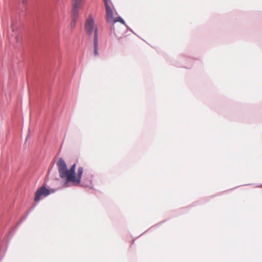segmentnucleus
<instances>
[{
	"mask_svg": "<svg viewBox=\"0 0 262 262\" xmlns=\"http://www.w3.org/2000/svg\"><path fill=\"white\" fill-rule=\"evenodd\" d=\"M98 33L97 30L95 31L94 39V54L95 56H98Z\"/></svg>",
	"mask_w": 262,
	"mask_h": 262,
	"instance_id": "6",
	"label": "nucleus"
},
{
	"mask_svg": "<svg viewBox=\"0 0 262 262\" xmlns=\"http://www.w3.org/2000/svg\"><path fill=\"white\" fill-rule=\"evenodd\" d=\"M84 0H72V14L78 16L79 11L82 8Z\"/></svg>",
	"mask_w": 262,
	"mask_h": 262,
	"instance_id": "3",
	"label": "nucleus"
},
{
	"mask_svg": "<svg viewBox=\"0 0 262 262\" xmlns=\"http://www.w3.org/2000/svg\"><path fill=\"white\" fill-rule=\"evenodd\" d=\"M50 194V190L45 186H41L38 188L34 196V201L37 202L40 200L41 196H47Z\"/></svg>",
	"mask_w": 262,
	"mask_h": 262,
	"instance_id": "2",
	"label": "nucleus"
},
{
	"mask_svg": "<svg viewBox=\"0 0 262 262\" xmlns=\"http://www.w3.org/2000/svg\"><path fill=\"white\" fill-rule=\"evenodd\" d=\"M117 22H120L121 24H124V20L120 17H116L115 18H113V20L111 21H110L109 23H110L114 24V23H117Z\"/></svg>",
	"mask_w": 262,
	"mask_h": 262,
	"instance_id": "7",
	"label": "nucleus"
},
{
	"mask_svg": "<svg viewBox=\"0 0 262 262\" xmlns=\"http://www.w3.org/2000/svg\"><path fill=\"white\" fill-rule=\"evenodd\" d=\"M85 29L86 32L89 34H91L93 32L94 30V31H95L96 29L97 30L96 28H94V21L92 15H91L89 16L88 18L86 20L85 24Z\"/></svg>",
	"mask_w": 262,
	"mask_h": 262,
	"instance_id": "4",
	"label": "nucleus"
},
{
	"mask_svg": "<svg viewBox=\"0 0 262 262\" xmlns=\"http://www.w3.org/2000/svg\"><path fill=\"white\" fill-rule=\"evenodd\" d=\"M59 177L65 179L66 182H72L75 184H79L81 181V176L83 173V168L79 167L77 169V174L75 173L76 164H74L69 170L64 161L60 158L57 163Z\"/></svg>",
	"mask_w": 262,
	"mask_h": 262,
	"instance_id": "1",
	"label": "nucleus"
},
{
	"mask_svg": "<svg viewBox=\"0 0 262 262\" xmlns=\"http://www.w3.org/2000/svg\"><path fill=\"white\" fill-rule=\"evenodd\" d=\"M20 1L23 4L25 5L27 3L28 0H20Z\"/></svg>",
	"mask_w": 262,
	"mask_h": 262,
	"instance_id": "11",
	"label": "nucleus"
},
{
	"mask_svg": "<svg viewBox=\"0 0 262 262\" xmlns=\"http://www.w3.org/2000/svg\"><path fill=\"white\" fill-rule=\"evenodd\" d=\"M15 39L17 43H20L21 41V38L17 35L15 36Z\"/></svg>",
	"mask_w": 262,
	"mask_h": 262,
	"instance_id": "9",
	"label": "nucleus"
},
{
	"mask_svg": "<svg viewBox=\"0 0 262 262\" xmlns=\"http://www.w3.org/2000/svg\"><path fill=\"white\" fill-rule=\"evenodd\" d=\"M78 16H75L74 14H72V20L71 23V27L72 28H74L75 27L76 20L78 18Z\"/></svg>",
	"mask_w": 262,
	"mask_h": 262,
	"instance_id": "8",
	"label": "nucleus"
},
{
	"mask_svg": "<svg viewBox=\"0 0 262 262\" xmlns=\"http://www.w3.org/2000/svg\"><path fill=\"white\" fill-rule=\"evenodd\" d=\"M105 7L106 12V20L109 23L113 20V12L110 5L106 4Z\"/></svg>",
	"mask_w": 262,
	"mask_h": 262,
	"instance_id": "5",
	"label": "nucleus"
},
{
	"mask_svg": "<svg viewBox=\"0 0 262 262\" xmlns=\"http://www.w3.org/2000/svg\"><path fill=\"white\" fill-rule=\"evenodd\" d=\"M105 6H106V5H110V3H111L110 0H104Z\"/></svg>",
	"mask_w": 262,
	"mask_h": 262,
	"instance_id": "10",
	"label": "nucleus"
}]
</instances>
